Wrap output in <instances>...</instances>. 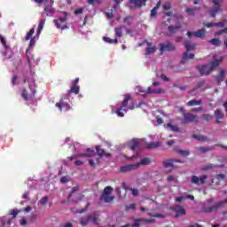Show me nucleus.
Returning a JSON list of instances; mask_svg holds the SVG:
<instances>
[{
    "label": "nucleus",
    "mask_w": 227,
    "mask_h": 227,
    "mask_svg": "<svg viewBox=\"0 0 227 227\" xmlns=\"http://www.w3.org/2000/svg\"><path fill=\"white\" fill-rule=\"evenodd\" d=\"M180 29H182V23H180V21H177L175 26L173 25L168 26V32L167 33V36H172L174 35H176V33H178Z\"/></svg>",
    "instance_id": "nucleus-7"
},
{
    "label": "nucleus",
    "mask_w": 227,
    "mask_h": 227,
    "mask_svg": "<svg viewBox=\"0 0 227 227\" xmlns=\"http://www.w3.org/2000/svg\"><path fill=\"white\" fill-rule=\"evenodd\" d=\"M35 43H36V40L35 39V37H32L29 42V47L35 46Z\"/></svg>",
    "instance_id": "nucleus-59"
},
{
    "label": "nucleus",
    "mask_w": 227,
    "mask_h": 227,
    "mask_svg": "<svg viewBox=\"0 0 227 227\" xmlns=\"http://www.w3.org/2000/svg\"><path fill=\"white\" fill-rule=\"evenodd\" d=\"M115 38H121L123 36V27H118L114 28Z\"/></svg>",
    "instance_id": "nucleus-32"
},
{
    "label": "nucleus",
    "mask_w": 227,
    "mask_h": 227,
    "mask_svg": "<svg viewBox=\"0 0 227 227\" xmlns=\"http://www.w3.org/2000/svg\"><path fill=\"white\" fill-rule=\"evenodd\" d=\"M220 43L221 40H219V38H213L209 41V43H211L212 45H216L217 47H219Z\"/></svg>",
    "instance_id": "nucleus-46"
},
{
    "label": "nucleus",
    "mask_w": 227,
    "mask_h": 227,
    "mask_svg": "<svg viewBox=\"0 0 227 227\" xmlns=\"http://www.w3.org/2000/svg\"><path fill=\"white\" fill-rule=\"evenodd\" d=\"M221 63H223V57L211 62V66L209 67L211 72H214V70H215V68H217V67H219V65H221Z\"/></svg>",
    "instance_id": "nucleus-23"
},
{
    "label": "nucleus",
    "mask_w": 227,
    "mask_h": 227,
    "mask_svg": "<svg viewBox=\"0 0 227 227\" xmlns=\"http://www.w3.org/2000/svg\"><path fill=\"white\" fill-rule=\"evenodd\" d=\"M183 59H181V63H185V61H187V59H194V54L193 53H191L189 54L188 51H185L184 54H183Z\"/></svg>",
    "instance_id": "nucleus-29"
},
{
    "label": "nucleus",
    "mask_w": 227,
    "mask_h": 227,
    "mask_svg": "<svg viewBox=\"0 0 227 227\" xmlns=\"http://www.w3.org/2000/svg\"><path fill=\"white\" fill-rule=\"evenodd\" d=\"M19 214V211L17 209H12L10 212L11 215H13L14 217H17V215Z\"/></svg>",
    "instance_id": "nucleus-60"
},
{
    "label": "nucleus",
    "mask_w": 227,
    "mask_h": 227,
    "mask_svg": "<svg viewBox=\"0 0 227 227\" xmlns=\"http://www.w3.org/2000/svg\"><path fill=\"white\" fill-rule=\"evenodd\" d=\"M207 178H208V176L203 175L200 177H198V176H192L191 183L194 185H203L207 182Z\"/></svg>",
    "instance_id": "nucleus-8"
},
{
    "label": "nucleus",
    "mask_w": 227,
    "mask_h": 227,
    "mask_svg": "<svg viewBox=\"0 0 227 227\" xmlns=\"http://www.w3.org/2000/svg\"><path fill=\"white\" fill-rule=\"evenodd\" d=\"M184 47L187 51L186 52H191V51H194L196 49V44L192 43L191 41H185Z\"/></svg>",
    "instance_id": "nucleus-25"
},
{
    "label": "nucleus",
    "mask_w": 227,
    "mask_h": 227,
    "mask_svg": "<svg viewBox=\"0 0 227 227\" xmlns=\"http://www.w3.org/2000/svg\"><path fill=\"white\" fill-rule=\"evenodd\" d=\"M78 191H79V186L73 187L72 192L68 195V200H70L72 196H74V192H78Z\"/></svg>",
    "instance_id": "nucleus-50"
},
{
    "label": "nucleus",
    "mask_w": 227,
    "mask_h": 227,
    "mask_svg": "<svg viewBox=\"0 0 227 227\" xmlns=\"http://www.w3.org/2000/svg\"><path fill=\"white\" fill-rule=\"evenodd\" d=\"M84 10L82 8L76 9L74 11V15H81V13H83Z\"/></svg>",
    "instance_id": "nucleus-58"
},
{
    "label": "nucleus",
    "mask_w": 227,
    "mask_h": 227,
    "mask_svg": "<svg viewBox=\"0 0 227 227\" xmlns=\"http://www.w3.org/2000/svg\"><path fill=\"white\" fill-rule=\"evenodd\" d=\"M179 163L182 164V160L177 159H170L163 161V168H178L176 164Z\"/></svg>",
    "instance_id": "nucleus-10"
},
{
    "label": "nucleus",
    "mask_w": 227,
    "mask_h": 227,
    "mask_svg": "<svg viewBox=\"0 0 227 227\" xmlns=\"http://www.w3.org/2000/svg\"><path fill=\"white\" fill-rule=\"evenodd\" d=\"M47 201H49V197L44 196L39 200V203H40V205L45 206V205H47Z\"/></svg>",
    "instance_id": "nucleus-49"
},
{
    "label": "nucleus",
    "mask_w": 227,
    "mask_h": 227,
    "mask_svg": "<svg viewBox=\"0 0 227 227\" xmlns=\"http://www.w3.org/2000/svg\"><path fill=\"white\" fill-rule=\"evenodd\" d=\"M96 152L99 157H111V153H106V150L99 145L96 146Z\"/></svg>",
    "instance_id": "nucleus-21"
},
{
    "label": "nucleus",
    "mask_w": 227,
    "mask_h": 227,
    "mask_svg": "<svg viewBox=\"0 0 227 227\" xmlns=\"http://www.w3.org/2000/svg\"><path fill=\"white\" fill-rule=\"evenodd\" d=\"M194 139H197L198 141H207L208 138L207 137L199 136V135H193Z\"/></svg>",
    "instance_id": "nucleus-47"
},
{
    "label": "nucleus",
    "mask_w": 227,
    "mask_h": 227,
    "mask_svg": "<svg viewBox=\"0 0 227 227\" xmlns=\"http://www.w3.org/2000/svg\"><path fill=\"white\" fill-rule=\"evenodd\" d=\"M162 8H163V13H164V15H166V17H172L173 16V12L168 11V10H171V8H172L171 2H166L165 4H163Z\"/></svg>",
    "instance_id": "nucleus-14"
},
{
    "label": "nucleus",
    "mask_w": 227,
    "mask_h": 227,
    "mask_svg": "<svg viewBox=\"0 0 227 227\" xmlns=\"http://www.w3.org/2000/svg\"><path fill=\"white\" fill-rule=\"evenodd\" d=\"M43 26H45V19H43L39 21L38 28H37V36H39L42 31H43Z\"/></svg>",
    "instance_id": "nucleus-33"
},
{
    "label": "nucleus",
    "mask_w": 227,
    "mask_h": 227,
    "mask_svg": "<svg viewBox=\"0 0 227 227\" xmlns=\"http://www.w3.org/2000/svg\"><path fill=\"white\" fill-rule=\"evenodd\" d=\"M137 168H139V164L135 163L121 167L120 171L121 173H129L130 171H134V169H137Z\"/></svg>",
    "instance_id": "nucleus-13"
},
{
    "label": "nucleus",
    "mask_w": 227,
    "mask_h": 227,
    "mask_svg": "<svg viewBox=\"0 0 227 227\" xmlns=\"http://www.w3.org/2000/svg\"><path fill=\"white\" fill-rule=\"evenodd\" d=\"M0 42H1L2 45L4 47V49H8V44H6V40L1 35H0Z\"/></svg>",
    "instance_id": "nucleus-52"
},
{
    "label": "nucleus",
    "mask_w": 227,
    "mask_h": 227,
    "mask_svg": "<svg viewBox=\"0 0 227 227\" xmlns=\"http://www.w3.org/2000/svg\"><path fill=\"white\" fill-rule=\"evenodd\" d=\"M122 188H123L125 191H131V194H132V196H134V197L139 196V190H137V189L130 188V187L127 186V184H122Z\"/></svg>",
    "instance_id": "nucleus-24"
},
{
    "label": "nucleus",
    "mask_w": 227,
    "mask_h": 227,
    "mask_svg": "<svg viewBox=\"0 0 227 227\" xmlns=\"http://www.w3.org/2000/svg\"><path fill=\"white\" fill-rule=\"evenodd\" d=\"M205 86V81L202 80L197 83V88H203Z\"/></svg>",
    "instance_id": "nucleus-62"
},
{
    "label": "nucleus",
    "mask_w": 227,
    "mask_h": 227,
    "mask_svg": "<svg viewBox=\"0 0 227 227\" xmlns=\"http://www.w3.org/2000/svg\"><path fill=\"white\" fill-rule=\"evenodd\" d=\"M151 17H157V8H153L151 10Z\"/></svg>",
    "instance_id": "nucleus-56"
},
{
    "label": "nucleus",
    "mask_w": 227,
    "mask_h": 227,
    "mask_svg": "<svg viewBox=\"0 0 227 227\" xmlns=\"http://www.w3.org/2000/svg\"><path fill=\"white\" fill-rule=\"evenodd\" d=\"M185 12L188 13V15H190V17H194V15H196V7L193 9L187 7Z\"/></svg>",
    "instance_id": "nucleus-39"
},
{
    "label": "nucleus",
    "mask_w": 227,
    "mask_h": 227,
    "mask_svg": "<svg viewBox=\"0 0 227 227\" xmlns=\"http://www.w3.org/2000/svg\"><path fill=\"white\" fill-rule=\"evenodd\" d=\"M98 213H92L91 215H89V221H92L94 224L98 225Z\"/></svg>",
    "instance_id": "nucleus-28"
},
{
    "label": "nucleus",
    "mask_w": 227,
    "mask_h": 227,
    "mask_svg": "<svg viewBox=\"0 0 227 227\" xmlns=\"http://www.w3.org/2000/svg\"><path fill=\"white\" fill-rule=\"evenodd\" d=\"M0 42H1L2 45L4 47V49H8V44H6V40L1 35H0Z\"/></svg>",
    "instance_id": "nucleus-53"
},
{
    "label": "nucleus",
    "mask_w": 227,
    "mask_h": 227,
    "mask_svg": "<svg viewBox=\"0 0 227 227\" xmlns=\"http://www.w3.org/2000/svg\"><path fill=\"white\" fill-rule=\"evenodd\" d=\"M99 200L100 201H104L105 203H111V201L114 200V197L102 193Z\"/></svg>",
    "instance_id": "nucleus-26"
},
{
    "label": "nucleus",
    "mask_w": 227,
    "mask_h": 227,
    "mask_svg": "<svg viewBox=\"0 0 227 227\" xmlns=\"http://www.w3.org/2000/svg\"><path fill=\"white\" fill-rule=\"evenodd\" d=\"M103 40L107 43H118V38L111 39L109 37H103Z\"/></svg>",
    "instance_id": "nucleus-44"
},
{
    "label": "nucleus",
    "mask_w": 227,
    "mask_h": 227,
    "mask_svg": "<svg viewBox=\"0 0 227 227\" xmlns=\"http://www.w3.org/2000/svg\"><path fill=\"white\" fill-rule=\"evenodd\" d=\"M60 182H61V184H68V182H70V180L68 179L67 176H62L60 178Z\"/></svg>",
    "instance_id": "nucleus-55"
},
{
    "label": "nucleus",
    "mask_w": 227,
    "mask_h": 227,
    "mask_svg": "<svg viewBox=\"0 0 227 227\" xmlns=\"http://www.w3.org/2000/svg\"><path fill=\"white\" fill-rule=\"evenodd\" d=\"M159 47L160 54H164V52H173L176 51V46H175V43L171 42L160 43Z\"/></svg>",
    "instance_id": "nucleus-6"
},
{
    "label": "nucleus",
    "mask_w": 227,
    "mask_h": 227,
    "mask_svg": "<svg viewBox=\"0 0 227 227\" xmlns=\"http://www.w3.org/2000/svg\"><path fill=\"white\" fill-rule=\"evenodd\" d=\"M214 119V116H212L210 114H204L202 115V120H205V121H211V120Z\"/></svg>",
    "instance_id": "nucleus-45"
},
{
    "label": "nucleus",
    "mask_w": 227,
    "mask_h": 227,
    "mask_svg": "<svg viewBox=\"0 0 227 227\" xmlns=\"http://www.w3.org/2000/svg\"><path fill=\"white\" fill-rule=\"evenodd\" d=\"M184 120L182 121V125L185 123H198L200 121V117L198 115L192 114V113H183Z\"/></svg>",
    "instance_id": "nucleus-2"
},
{
    "label": "nucleus",
    "mask_w": 227,
    "mask_h": 227,
    "mask_svg": "<svg viewBox=\"0 0 227 227\" xmlns=\"http://www.w3.org/2000/svg\"><path fill=\"white\" fill-rule=\"evenodd\" d=\"M63 17H60L57 20H54L53 22L56 26L57 29H61L62 31H64V29H68V25H65L63 27H61V24H65V22H67V19H68V13H67V12H63Z\"/></svg>",
    "instance_id": "nucleus-5"
},
{
    "label": "nucleus",
    "mask_w": 227,
    "mask_h": 227,
    "mask_svg": "<svg viewBox=\"0 0 227 227\" xmlns=\"http://www.w3.org/2000/svg\"><path fill=\"white\" fill-rule=\"evenodd\" d=\"M212 150H214V147H200L199 148V152H200V153H207V152H212Z\"/></svg>",
    "instance_id": "nucleus-43"
},
{
    "label": "nucleus",
    "mask_w": 227,
    "mask_h": 227,
    "mask_svg": "<svg viewBox=\"0 0 227 227\" xmlns=\"http://www.w3.org/2000/svg\"><path fill=\"white\" fill-rule=\"evenodd\" d=\"M146 93H150V94H159V93H162V89L158 88V89H153L152 87H149L147 89Z\"/></svg>",
    "instance_id": "nucleus-34"
},
{
    "label": "nucleus",
    "mask_w": 227,
    "mask_h": 227,
    "mask_svg": "<svg viewBox=\"0 0 227 227\" xmlns=\"http://www.w3.org/2000/svg\"><path fill=\"white\" fill-rule=\"evenodd\" d=\"M33 35H35V27H32L27 33V35L25 37L26 42H27L28 40H31V38H33Z\"/></svg>",
    "instance_id": "nucleus-37"
},
{
    "label": "nucleus",
    "mask_w": 227,
    "mask_h": 227,
    "mask_svg": "<svg viewBox=\"0 0 227 227\" xmlns=\"http://www.w3.org/2000/svg\"><path fill=\"white\" fill-rule=\"evenodd\" d=\"M226 33H227V27L223 30L216 31V35H224Z\"/></svg>",
    "instance_id": "nucleus-63"
},
{
    "label": "nucleus",
    "mask_w": 227,
    "mask_h": 227,
    "mask_svg": "<svg viewBox=\"0 0 227 227\" xmlns=\"http://www.w3.org/2000/svg\"><path fill=\"white\" fill-rule=\"evenodd\" d=\"M224 204H227V198L224 200V201L216 202L215 205L211 207H203L202 211L206 214H210L212 212H217L219 208H223L224 207Z\"/></svg>",
    "instance_id": "nucleus-3"
},
{
    "label": "nucleus",
    "mask_w": 227,
    "mask_h": 227,
    "mask_svg": "<svg viewBox=\"0 0 227 227\" xmlns=\"http://www.w3.org/2000/svg\"><path fill=\"white\" fill-rule=\"evenodd\" d=\"M129 4H133L135 8H143L146 6V3L148 0H129Z\"/></svg>",
    "instance_id": "nucleus-17"
},
{
    "label": "nucleus",
    "mask_w": 227,
    "mask_h": 227,
    "mask_svg": "<svg viewBox=\"0 0 227 227\" xmlns=\"http://www.w3.org/2000/svg\"><path fill=\"white\" fill-rule=\"evenodd\" d=\"M176 153H179V155H182V157H189L191 155V152L189 151H184L182 149H175Z\"/></svg>",
    "instance_id": "nucleus-36"
},
{
    "label": "nucleus",
    "mask_w": 227,
    "mask_h": 227,
    "mask_svg": "<svg viewBox=\"0 0 227 227\" xmlns=\"http://www.w3.org/2000/svg\"><path fill=\"white\" fill-rule=\"evenodd\" d=\"M196 68L200 72V75H208L210 72H212V69H210V67H207V65L197 66Z\"/></svg>",
    "instance_id": "nucleus-15"
},
{
    "label": "nucleus",
    "mask_w": 227,
    "mask_h": 227,
    "mask_svg": "<svg viewBox=\"0 0 227 227\" xmlns=\"http://www.w3.org/2000/svg\"><path fill=\"white\" fill-rule=\"evenodd\" d=\"M143 221H144L143 218L135 219V223L133 224H131L130 226L131 227H139V226H141L139 224V223H143Z\"/></svg>",
    "instance_id": "nucleus-48"
},
{
    "label": "nucleus",
    "mask_w": 227,
    "mask_h": 227,
    "mask_svg": "<svg viewBox=\"0 0 227 227\" xmlns=\"http://www.w3.org/2000/svg\"><path fill=\"white\" fill-rule=\"evenodd\" d=\"M215 118H216V123H221V120H224V113H223V110L216 109L214 113Z\"/></svg>",
    "instance_id": "nucleus-20"
},
{
    "label": "nucleus",
    "mask_w": 227,
    "mask_h": 227,
    "mask_svg": "<svg viewBox=\"0 0 227 227\" xmlns=\"http://www.w3.org/2000/svg\"><path fill=\"white\" fill-rule=\"evenodd\" d=\"M160 146V142H151L146 144L145 148L146 150H155V148H159Z\"/></svg>",
    "instance_id": "nucleus-22"
},
{
    "label": "nucleus",
    "mask_w": 227,
    "mask_h": 227,
    "mask_svg": "<svg viewBox=\"0 0 227 227\" xmlns=\"http://www.w3.org/2000/svg\"><path fill=\"white\" fill-rule=\"evenodd\" d=\"M90 223V216H87V218H81L80 224L81 226H88Z\"/></svg>",
    "instance_id": "nucleus-42"
},
{
    "label": "nucleus",
    "mask_w": 227,
    "mask_h": 227,
    "mask_svg": "<svg viewBox=\"0 0 227 227\" xmlns=\"http://www.w3.org/2000/svg\"><path fill=\"white\" fill-rule=\"evenodd\" d=\"M95 151L91 150V148H88L86 153L74 154L69 157V160H74V159H79L80 157H95Z\"/></svg>",
    "instance_id": "nucleus-9"
},
{
    "label": "nucleus",
    "mask_w": 227,
    "mask_h": 227,
    "mask_svg": "<svg viewBox=\"0 0 227 227\" xmlns=\"http://www.w3.org/2000/svg\"><path fill=\"white\" fill-rule=\"evenodd\" d=\"M21 97L25 102H27V100H29V94H27V90L26 89H22Z\"/></svg>",
    "instance_id": "nucleus-38"
},
{
    "label": "nucleus",
    "mask_w": 227,
    "mask_h": 227,
    "mask_svg": "<svg viewBox=\"0 0 227 227\" xmlns=\"http://www.w3.org/2000/svg\"><path fill=\"white\" fill-rule=\"evenodd\" d=\"M102 194L111 196V194H113V187L111 186L105 187Z\"/></svg>",
    "instance_id": "nucleus-40"
},
{
    "label": "nucleus",
    "mask_w": 227,
    "mask_h": 227,
    "mask_svg": "<svg viewBox=\"0 0 227 227\" xmlns=\"http://www.w3.org/2000/svg\"><path fill=\"white\" fill-rule=\"evenodd\" d=\"M147 47L145 48V56H151V54H155L157 52V46L153 45V43L145 41Z\"/></svg>",
    "instance_id": "nucleus-11"
},
{
    "label": "nucleus",
    "mask_w": 227,
    "mask_h": 227,
    "mask_svg": "<svg viewBox=\"0 0 227 227\" xmlns=\"http://www.w3.org/2000/svg\"><path fill=\"white\" fill-rule=\"evenodd\" d=\"M80 90L81 87H79V85H73L69 90V93H74V95H79Z\"/></svg>",
    "instance_id": "nucleus-35"
},
{
    "label": "nucleus",
    "mask_w": 227,
    "mask_h": 227,
    "mask_svg": "<svg viewBox=\"0 0 227 227\" xmlns=\"http://www.w3.org/2000/svg\"><path fill=\"white\" fill-rule=\"evenodd\" d=\"M130 98H132V97L130 95H127L123 99L121 106L116 110V114L117 116H120V118H123V116H125V114L121 111H124V113L129 111V109H127V106H129V100H130Z\"/></svg>",
    "instance_id": "nucleus-4"
},
{
    "label": "nucleus",
    "mask_w": 227,
    "mask_h": 227,
    "mask_svg": "<svg viewBox=\"0 0 227 227\" xmlns=\"http://www.w3.org/2000/svg\"><path fill=\"white\" fill-rule=\"evenodd\" d=\"M216 178L221 182V180H224V178H226V174H217Z\"/></svg>",
    "instance_id": "nucleus-54"
},
{
    "label": "nucleus",
    "mask_w": 227,
    "mask_h": 227,
    "mask_svg": "<svg viewBox=\"0 0 227 227\" xmlns=\"http://www.w3.org/2000/svg\"><path fill=\"white\" fill-rule=\"evenodd\" d=\"M202 103L203 101L201 99H192L186 103V106H188V107H194L196 106H201Z\"/></svg>",
    "instance_id": "nucleus-27"
},
{
    "label": "nucleus",
    "mask_w": 227,
    "mask_h": 227,
    "mask_svg": "<svg viewBox=\"0 0 227 227\" xmlns=\"http://www.w3.org/2000/svg\"><path fill=\"white\" fill-rule=\"evenodd\" d=\"M55 106L60 112L63 111V109H65V111H70V104L66 103L63 98H61L59 103H56Z\"/></svg>",
    "instance_id": "nucleus-16"
},
{
    "label": "nucleus",
    "mask_w": 227,
    "mask_h": 227,
    "mask_svg": "<svg viewBox=\"0 0 227 227\" xmlns=\"http://www.w3.org/2000/svg\"><path fill=\"white\" fill-rule=\"evenodd\" d=\"M82 164H84V161L81 160H77L74 161V166H82Z\"/></svg>",
    "instance_id": "nucleus-61"
},
{
    "label": "nucleus",
    "mask_w": 227,
    "mask_h": 227,
    "mask_svg": "<svg viewBox=\"0 0 227 227\" xmlns=\"http://www.w3.org/2000/svg\"><path fill=\"white\" fill-rule=\"evenodd\" d=\"M106 17H107V19H113L114 17V14L113 13V10H111L110 12H106Z\"/></svg>",
    "instance_id": "nucleus-57"
},
{
    "label": "nucleus",
    "mask_w": 227,
    "mask_h": 227,
    "mask_svg": "<svg viewBox=\"0 0 227 227\" xmlns=\"http://www.w3.org/2000/svg\"><path fill=\"white\" fill-rule=\"evenodd\" d=\"M206 34L207 30L205 29H199L196 32H193V35L195 36V38H203Z\"/></svg>",
    "instance_id": "nucleus-30"
},
{
    "label": "nucleus",
    "mask_w": 227,
    "mask_h": 227,
    "mask_svg": "<svg viewBox=\"0 0 227 227\" xmlns=\"http://www.w3.org/2000/svg\"><path fill=\"white\" fill-rule=\"evenodd\" d=\"M167 127H168L173 132H180V128H178L176 125L168 123Z\"/></svg>",
    "instance_id": "nucleus-41"
},
{
    "label": "nucleus",
    "mask_w": 227,
    "mask_h": 227,
    "mask_svg": "<svg viewBox=\"0 0 227 227\" xmlns=\"http://www.w3.org/2000/svg\"><path fill=\"white\" fill-rule=\"evenodd\" d=\"M129 146L133 152H137V150L141 148V141L137 138H134L129 143Z\"/></svg>",
    "instance_id": "nucleus-12"
},
{
    "label": "nucleus",
    "mask_w": 227,
    "mask_h": 227,
    "mask_svg": "<svg viewBox=\"0 0 227 227\" xmlns=\"http://www.w3.org/2000/svg\"><path fill=\"white\" fill-rule=\"evenodd\" d=\"M152 162V160L148 157L143 158L140 160L139 162L135 163V164H138L139 166H148V164H150Z\"/></svg>",
    "instance_id": "nucleus-31"
},
{
    "label": "nucleus",
    "mask_w": 227,
    "mask_h": 227,
    "mask_svg": "<svg viewBox=\"0 0 227 227\" xmlns=\"http://www.w3.org/2000/svg\"><path fill=\"white\" fill-rule=\"evenodd\" d=\"M223 1L224 0H212L213 6L211 10L209 11L210 17L215 18V16L223 12V8L221 4H223Z\"/></svg>",
    "instance_id": "nucleus-1"
},
{
    "label": "nucleus",
    "mask_w": 227,
    "mask_h": 227,
    "mask_svg": "<svg viewBox=\"0 0 227 227\" xmlns=\"http://www.w3.org/2000/svg\"><path fill=\"white\" fill-rule=\"evenodd\" d=\"M226 70L221 68L219 74L215 76V79L218 84H221L223 81H224V77H226Z\"/></svg>",
    "instance_id": "nucleus-19"
},
{
    "label": "nucleus",
    "mask_w": 227,
    "mask_h": 227,
    "mask_svg": "<svg viewBox=\"0 0 227 227\" xmlns=\"http://www.w3.org/2000/svg\"><path fill=\"white\" fill-rule=\"evenodd\" d=\"M215 146H219L220 148H223V150L227 151V145H224L223 144H216Z\"/></svg>",
    "instance_id": "nucleus-64"
},
{
    "label": "nucleus",
    "mask_w": 227,
    "mask_h": 227,
    "mask_svg": "<svg viewBox=\"0 0 227 227\" xmlns=\"http://www.w3.org/2000/svg\"><path fill=\"white\" fill-rule=\"evenodd\" d=\"M136 203H131L126 206V210H136Z\"/></svg>",
    "instance_id": "nucleus-51"
},
{
    "label": "nucleus",
    "mask_w": 227,
    "mask_h": 227,
    "mask_svg": "<svg viewBox=\"0 0 227 227\" xmlns=\"http://www.w3.org/2000/svg\"><path fill=\"white\" fill-rule=\"evenodd\" d=\"M172 209L174 210V212H176V218H178L180 215H185V214H187V212L184 208L182 207V206H174Z\"/></svg>",
    "instance_id": "nucleus-18"
}]
</instances>
